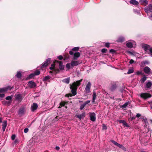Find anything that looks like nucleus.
<instances>
[{
  "instance_id": "nucleus-37",
  "label": "nucleus",
  "mask_w": 152,
  "mask_h": 152,
  "mask_svg": "<svg viewBox=\"0 0 152 152\" xmlns=\"http://www.w3.org/2000/svg\"><path fill=\"white\" fill-rule=\"evenodd\" d=\"M134 70L133 69H129L127 73L128 74H130L133 72Z\"/></svg>"
},
{
  "instance_id": "nucleus-17",
  "label": "nucleus",
  "mask_w": 152,
  "mask_h": 152,
  "mask_svg": "<svg viewBox=\"0 0 152 152\" xmlns=\"http://www.w3.org/2000/svg\"><path fill=\"white\" fill-rule=\"evenodd\" d=\"M38 107V105L36 103H34L32 104L31 107V110L32 112H34Z\"/></svg>"
},
{
  "instance_id": "nucleus-48",
  "label": "nucleus",
  "mask_w": 152,
  "mask_h": 152,
  "mask_svg": "<svg viewBox=\"0 0 152 152\" xmlns=\"http://www.w3.org/2000/svg\"><path fill=\"white\" fill-rule=\"evenodd\" d=\"M15 137H16V136L15 135L13 134V135H12L11 137V139L12 140H14L15 139Z\"/></svg>"
},
{
  "instance_id": "nucleus-28",
  "label": "nucleus",
  "mask_w": 152,
  "mask_h": 152,
  "mask_svg": "<svg viewBox=\"0 0 152 152\" xmlns=\"http://www.w3.org/2000/svg\"><path fill=\"white\" fill-rule=\"evenodd\" d=\"M152 85V83L151 82H148L147 83L146 87L147 88H149L151 87Z\"/></svg>"
},
{
  "instance_id": "nucleus-55",
  "label": "nucleus",
  "mask_w": 152,
  "mask_h": 152,
  "mask_svg": "<svg viewBox=\"0 0 152 152\" xmlns=\"http://www.w3.org/2000/svg\"><path fill=\"white\" fill-rule=\"evenodd\" d=\"M134 61L133 59H131L129 63L131 64H133V63H134Z\"/></svg>"
},
{
  "instance_id": "nucleus-40",
  "label": "nucleus",
  "mask_w": 152,
  "mask_h": 152,
  "mask_svg": "<svg viewBox=\"0 0 152 152\" xmlns=\"http://www.w3.org/2000/svg\"><path fill=\"white\" fill-rule=\"evenodd\" d=\"M85 106L86 105L84 104V103L81 104L80 107V109L81 110H82L84 108Z\"/></svg>"
},
{
  "instance_id": "nucleus-38",
  "label": "nucleus",
  "mask_w": 152,
  "mask_h": 152,
  "mask_svg": "<svg viewBox=\"0 0 152 152\" xmlns=\"http://www.w3.org/2000/svg\"><path fill=\"white\" fill-rule=\"evenodd\" d=\"M34 73L35 74V75H37L40 74V72L39 71L37 70H36Z\"/></svg>"
},
{
  "instance_id": "nucleus-15",
  "label": "nucleus",
  "mask_w": 152,
  "mask_h": 152,
  "mask_svg": "<svg viewBox=\"0 0 152 152\" xmlns=\"http://www.w3.org/2000/svg\"><path fill=\"white\" fill-rule=\"evenodd\" d=\"M25 111V109L23 107L20 108L18 112V115L20 116H22L24 114Z\"/></svg>"
},
{
  "instance_id": "nucleus-64",
  "label": "nucleus",
  "mask_w": 152,
  "mask_h": 152,
  "mask_svg": "<svg viewBox=\"0 0 152 152\" xmlns=\"http://www.w3.org/2000/svg\"><path fill=\"white\" fill-rule=\"evenodd\" d=\"M56 149L57 150H58L60 149V148L58 146H56Z\"/></svg>"
},
{
  "instance_id": "nucleus-16",
  "label": "nucleus",
  "mask_w": 152,
  "mask_h": 152,
  "mask_svg": "<svg viewBox=\"0 0 152 152\" xmlns=\"http://www.w3.org/2000/svg\"><path fill=\"white\" fill-rule=\"evenodd\" d=\"M82 81V80L76 81L75 82L73 83L71 86L74 87H76L77 88V87L79 86L80 84V83Z\"/></svg>"
},
{
  "instance_id": "nucleus-6",
  "label": "nucleus",
  "mask_w": 152,
  "mask_h": 152,
  "mask_svg": "<svg viewBox=\"0 0 152 152\" xmlns=\"http://www.w3.org/2000/svg\"><path fill=\"white\" fill-rule=\"evenodd\" d=\"M91 83L90 82H88L85 88V91L86 93H88L90 92V88L91 87Z\"/></svg>"
},
{
  "instance_id": "nucleus-23",
  "label": "nucleus",
  "mask_w": 152,
  "mask_h": 152,
  "mask_svg": "<svg viewBox=\"0 0 152 152\" xmlns=\"http://www.w3.org/2000/svg\"><path fill=\"white\" fill-rule=\"evenodd\" d=\"M57 62L59 63V69L61 70H63L64 69V66L62 65L63 63L61 61H58Z\"/></svg>"
},
{
  "instance_id": "nucleus-3",
  "label": "nucleus",
  "mask_w": 152,
  "mask_h": 152,
  "mask_svg": "<svg viewBox=\"0 0 152 152\" xmlns=\"http://www.w3.org/2000/svg\"><path fill=\"white\" fill-rule=\"evenodd\" d=\"M13 87L8 86L7 87L0 88V93H4L8 91L11 90Z\"/></svg>"
},
{
  "instance_id": "nucleus-8",
  "label": "nucleus",
  "mask_w": 152,
  "mask_h": 152,
  "mask_svg": "<svg viewBox=\"0 0 152 152\" xmlns=\"http://www.w3.org/2000/svg\"><path fill=\"white\" fill-rule=\"evenodd\" d=\"M70 88L71 89V92L74 96H75L77 94V88L76 87H74L70 84Z\"/></svg>"
},
{
  "instance_id": "nucleus-7",
  "label": "nucleus",
  "mask_w": 152,
  "mask_h": 152,
  "mask_svg": "<svg viewBox=\"0 0 152 152\" xmlns=\"http://www.w3.org/2000/svg\"><path fill=\"white\" fill-rule=\"evenodd\" d=\"M145 12L147 13H148L150 12H152V5L149 4L145 8Z\"/></svg>"
},
{
  "instance_id": "nucleus-59",
  "label": "nucleus",
  "mask_w": 152,
  "mask_h": 152,
  "mask_svg": "<svg viewBox=\"0 0 152 152\" xmlns=\"http://www.w3.org/2000/svg\"><path fill=\"white\" fill-rule=\"evenodd\" d=\"M110 53H114L115 52V50L113 49H111L110 50Z\"/></svg>"
},
{
  "instance_id": "nucleus-4",
  "label": "nucleus",
  "mask_w": 152,
  "mask_h": 152,
  "mask_svg": "<svg viewBox=\"0 0 152 152\" xmlns=\"http://www.w3.org/2000/svg\"><path fill=\"white\" fill-rule=\"evenodd\" d=\"M140 96L141 97L143 98L144 99H146L148 98L151 97L152 95L147 93H142L140 94Z\"/></svg>"
},
{
  "instance_id": "nucleus-41",
  "label": "nucleus",
  "mask_w": 152,
  "mask_h": 152,
  "mask_svg": "<svg viewBox=\"0 0 152 152\" xmlns=\"http://www.w3.org/2000/svg\"><path fill=\"white\" fill-rule=\"evenodd\" d=\"M71 65V63H67L66 65V67L68 69H69L70 68Z\"/></svg>"
},
{
  "instance_id": "nucleus-19",
  "label": "nucleus",
  "mask_w": 152,
  "mask_h": 152,
  "mask_svg": "<svg viewBox=\"0 0 152 152\" xmlns=\"http://www.w3.org/2000/svg\"><path fill=\"white\" fill-rule=\"evenodd\" d=\"M139 1L141 4L144 6L146 5L148 3L147 0H140Z\"/></svg>"
},
{
  "instance_id": "nucleus-58",
  "label": "nucleus",
  "mask_w": 152,
  "mask_h": 152,
  "mask_svg": "<svg viewBox=\"0 0 152 152\" xmlns=\"http://www.w3.org/2000/svg\"><path fill=\"white\" fill-rule=\"evenodd\" d=\"M123 145H122L118 143V144L117 146L120 148H121L122 147V146Z\"/></svg>"
},
{
  "instance_id": "nucleus-25",
  "label": "nucleus",
  "mask_w": 152,
  "mask_h": 152,
  "mask_svg": "<svg viewBox=\"0 0 152 152\" xmlns=\"http://www.w3.org/2000/svg\"><path fill=\"white\" fill-rule=\"evenodd\" d=\"M125 40L124 38L122 37H119L117 40V41L118 42H122Z\"/></svg>"
},
{
  "instance_id": "nucleus-5",
  "label": "nucleus",
  "mask_w": 152,
  "mask_h": 152,
  "mask_svg": "<svg viewBox=\"0 0 152 152\" xmlns=\"http://www.w3.org/2000/svg\"><path fill=\"white\" fill-rule=\"evenodd\" d=\"M143 71L145 73L148 75L151 74L152 72L151 69L148 66H146L143 69Z\"/></svg>"
},
{
  "instance_id": "nucleus-45",
  "label": "nucleus",
  "mask_w": 152,
  "mask_h": 152,
  "mask_svg": "<svg viewBox=\"0 0 152 152\" xmlns=\"http://www.w3.org/2000/svg\"><path fill=\"white\" fill-rule=\"evenodd\" d=\"M112 142L115 145L117 146L118 144L117 142H115L114 140H112Z\"/></svg>"
},
{
  "instance_id": "nucleus-34",
  "label": "nucleus",
  "mask_w": 152,
  "mask_h": 152,
  "mask_svg": "<svg viewBox=\"0 0 152 152\" xmlns=\"http://www.w3.org/2000/svg\"><path fill=\"white\" fill-rule=\"evenodd\" d=\"M35 74L34 73L30 74L28 77V79H31L35 76Z\"/></svg>"
},
{
  "instance_id": "nucleus-22",
  "label": "nucleus",
  "mask_w": 152,
  "mask_h": 152,
  "mask_svg": "<svg viewBox=\"0 0 152 152\" xmlns=\"http://www.w3.org/2000/svg\"><path fill=\"white\" fill-rule=\"evenodd\" d=\"M130 3L132 4L135 5H137L139 4V2L135 0H131L130 1Z\"/></svg>"
},
{
  "instance_id": "nucleus-24",
  "label": "nucleus",
  "mask_w": 152,
  "mask_h": 152,
  "mask_svg": "<svg viewBox=\"0 0 152 152\" xmlns=\"http://www.w3.org/2000/svg\"><path fill=\"white\" fill-rule=\"evenodd\" d=\"M70 78L67 77V78L64 79L62 80V82L64 83L68 84L69 83Z\"/></svg>"
},
{
  "instance_id": "nucleus-54",
  "label": "nucleus",
  "mask_w": 152,
  "mask_h": 152,
  "mask_svg": "<svg viewBox=\"0 0 152 152\" xmlns=\"http://www.w3.org/2000/svg\"><path fill=\"white\" fill-rule=\"evenodd\" d=\"M5 96L4 94H0V98H3Z\"/></svg>"
},
{
  "instance_id": "nucleus-13",
  "label": "nucleus",
  "mask_w": 152,
  "mask_h": 152,
  "mask_svg": "<svg viewBox=\"0 0 152 152\" xmlns=\"http://www.w3.org/2000/svg\"><path fill=\"white\" fill-rule=\"evenodd\" d=\"M136 43L134 41H132V42H129L126 44L127 47L129 48H132L133 45H135Z\"/></svg>"
},
{
  "instance_id": "nucleus-1",
  "label": "nucleus",
  "mask_w": 152,
  "mask_h": 152,
  "mask_svg": "<svg viewBox=\"0 0 152 152\" xmlns=\"http://www.w3.org/2000/svg\"><path fill=\"white\" fill-rule=\"evenodd\" d=\"M50 69L53 70L49 72L51 73L52 75H56L59 72V69L55 68V65L54 64H51V66L50 67Z\"/></svg>"
},
{
  "instance_id": "nucleus-33",
  "label": "nucleus",
  "mask_w": 152,
  "mask_h": 152,
  "mask_svg": "<svg viewBox=\"0 0 152 152\" xmlns=\"http://www.w3.org/2000/svg\"><path fill=\"white\" fill-rule=\"evenodd\" d=\"M129 104V102H126L121 107L123 108H125L127 105Z\"/></svg>"
},
{
  "instance_id": "nucleus-2",
  "label": "nucleus",
  "mask_w": 152,
  "mask_h": 152,
  "mask_svg": "<svg viewBox=\"0 0 152 152\" xmlns=\"http://www.w3.org/2000/svg\"><path fill=\"white\" fill-rule=\"evenodd\" d=\"M143 48L147 52H149V53L152 56V47L151 46L145 44L143 45Z\"/></svg>"
},
{
  "instance_id": "nucleus-30",
  "label": "nucleus",
  "mask_w": 152,
  "mask_h": 152,
  "mask_svg": "<svg viewBox=\"0 0 152 152\" xmlns=\"http://www.w3.org/2000/svg\"><path fill=\"white\" fill-rule=\"evenodd\" d=\"M16 77L18 78H20L21 77V74L20 71L17 72V74L16 75Z\"/></svg>"
},
{
  "instance_id": "nucleus-35",
  "label": "nucleus",
  "mask_w": 152,
  "mask_h": 152,
  "mask_svg": "<svg viewBox=\"0 0 152 152\" xmlns=\"http://www.w3.org/2000/svg\"><path fill=\"white\" fill-rule=\"evenodd\" d=\"M136 74L137 75H143V73L142 72V71H138L137 72H136Z\"/></svg>"
},
{
  "instance_id": "nucleus-53",
  "label": "nucleus",
  "mask_w": 152,
  "mask_h": 152,
  "mask_svg": "<svg viewBox=\"0 0 152 152\" xmlns=\"http://www.w3.org/2000/svg\"><path fill=\"white\" fill-rule=\"evenodd\" d=\"M58 58L60 60H62L63 58V57L62 56H58Z\"/></svg>"
},
{
  "instance_id": "nucleus-52",
  "label": "nucleus",
  "mask_w": 152,
  "mask_h": 152,
  "mask_svg": "<svg viewBox=\"0 0 152 152\" xmlns=\"http://www.w3.org/2000/svg\"><path fill=\"white\" fill-rule=\"evenodd\" d=\"M123 124L127 127H129V126L125 122V121L124 122Z\"/></svg>"
},
{
  "instance_id": "nucleus-9",
  "label": "nucleus",
  "mask_w": 152,
  "mask_h": 152,
  "mask_svg": "<svg viewBox=\"0 0 152 152\" xmlns=\"http://www.w3.org/2000/svg\"><path fill=\"white\" fill-rule=\"evenodd\" d=\"M90 120L93 121L96 120V114L94 112L90 113H89Z\"/></svg>"
},
{
  "instance_id": "nucleus-12",
  "label": "nucleus",
  "mask_w": 152,
  "mask_h": 152,
  "mask_svg": "<svg viewBox=\"0 0 152 152\" xmlns=\"http://www.w3.org/2000/svg\"><path fill=\"white\" fill-rule=\"evenodd\" d=\"M80 64V61H72L71 62V66L72 67L76 66Z\"/></svg>"
},
{
  "instance_id": "nucleus-42",
  "label": "nucleus",
  "mask_w": 152,
  "mask_h": 152,
  "mask_svg": "<svg viewBox=\"0 0 152 152\" xmlns=\"http://www.w3.org/2000/svg\"><path fill=\"white\" fill-rule=\"evenodd\" d=\"M136 118V117L135 116L134 117H130L129 119V121H132L134 119H135Z\"/></svg>"
},
{
  "instance_id": "nucleus-46",
  "label": "nucleus",
  "mask_w": 152,
  "mask_h": 152,
  "mask_svg": "<svg viewBox=\"0 0 152 152\" xmlns=\"http://www.w3.org/2000/svg\"><path fill=\"white\" fill-rule=\"evenodd\" d=\"M117 121L120 122V123H122L123 124L124 123V122H125V121L123 120H117Z\"/></svg>"
},
{
  "instance_id": "nucleus-62",
  "label": "nucleus",
  "mask_w": 152,
  "mask_h": 152,
  "mask_svg": "<svg viewBox=\"0 0 152 152\" xmlns=\"http://www.w3.org/2000/svg\"><path fill=\"white\" fill-rule=\"evenodd\" d=\"M69 53L71 55H72L73 54V52L72 51H69Z\"/></svg>"
},
{
  "instance_id": "nucleus-56",
  "label": "nucleus",
  "mask_w": 152,
  "mask_h": 152,
  "mask_svg": "<svg viewBox=\"0 0 152 152\" xmlns=\"http://www.w3.org/2000/svg\"><path fill=\"white\" fill-rule=\"evenodd\" d=\"M121 148L123 149L124 151H126V148L123 146H122V147Z\"/></svg>"
},
{
  "instance_id": "nucleus-20",
  "label": "nucleus",
  "mask_w": 152,
  "mask_h": 152,
  "mask_svg": "<svg viewBox=\"0 0 152 152\" xmlns=\"http://www.w3.org/2000/svg\"><path fill=\"white\" fill-rule=\"evenodd\" d=\"M12 102V101H4L2 102V104L4 105H10Z\"/></svg>"
},
{
  "instance_id": "nucleus-14",
  "label": "nucleus",
  "mask_w": 152,
  "mask_h": 152,
  "mask_svg": "<svg viewBox=\"0 0 152 152\" xmlns=\"http://www.w3.org/2000/svg\"><path fill=\"white\" fill-rule=\"evenodd\" d=\"M51 60V59L50 58H48L47 59L46 61L44 62L43 64H42V65L41 67L42 68H43L44 67L47 66L48 65L50 61Z\"/></svg>"
},
{
  "instance_id": "nucleus-36",
  "label": "nucleus",
  "mask_w": 152,
  "mask_h": 152,
  "mask_svg": "<svg viewBox=\"0 0 152 152\" xmlns=\"http://www.w3.org/2000/svg\"><path fill=\"white\" fill-rule=\"evenodd\" d=\"M50 77L49 76H45V77L43 78V81H47L48 80L50 79Z\"/></svg>"
},
{
  "instance_id": "nucleus-21",
  "label": "nucleus",
  "mask_w": 152,
  "mask_h": 152,
  "mask_svg": "<svg viewBox=\"0 0 152 152\" xmlns=\"http://www.w3.org/2000/svg\"><path fill=\"white\" fill-rule=\"evenodd\" d=\"M80 53L78 52H76L74 54V58L73 59L74 60H76L77 58L79 57L80 56Z\"/></svg>"
},
{
  "instance_id": "nucleus-51",
  "label": "nucleus",
  "mask_w": 152,
  "mask_h": 152,
  "mask_svg": "<svg viewBox=\"0 0 152 152\" xmlns=\"http://www.w3.org/2000/svg\"><path fill=\"white\" fill-rule=\"evenodd\" d=\"M90 102V100H87L84 103L86 105L87 104L89 103Z\"/></svg>"
},
{
  "instance_id": "nucleus-39",
  "label": "nucleus",
  "mask_w": 152,
  "mask_h": 152,
  "mask_svg": "<svg viewBox=\"0 0 152 152\" xmlns=\"http://www.w3.org/2000/svg\"><path fill=\"white\" fill-rule=\"evenodd\" d=\"M79 47H75L74 48H73L72 50L73 51H77L79 50Z\"/></svg>"
},
{
  "instance_id": "nucleus-31",
  "label": "nucleus",
  "mask_w": 152,
  "mask_h": 152,
  "mask_svg": "<svg viewBox=\"0 0 152 152\" xmlns=\"http://www.w3.org/2000/svg\"><path fill=\"white\" fill-rule=\"evenodd\" d=\"M12 97H13L12 95H11L10 96H7L6 98L5 99L7 100H8V101L11 100V101H12Z\"/></svg>"
},
{
  "instance_id": "nucleus-18",
  "label": "nucleus",
  "mask_w": 152,
  "mask_h": 152,
  "mask_svg": "<svg viewBox=\"0 0 152 152\" xmlns=\"http://www.w3.org/2000/svg\"><path fill=\"white\" fill-rule=\"evenodd\" d=\"M7 122L6 121H4L2 124V130L4 132L7 125Z\"/></svg>"
},
{
  "instance_id": "nucleus-57",
  "label": "nucleus",
  "mask_w": 152,
  "mask_h": 152,
  "mask_svg": "<svg viewBox=\"0 0 152 152\" xmlns=\"http://www.w3.org/2000/svg\"><path fill=\"white\" fill-rule=\"evenodd\" d=\"M66 95L67 97H71L72 96V94H66Z\"/></svg>"
},
{
  "instance_id": "nucleus-11",
  "label": "nucleus",
  "mask_w": 152,
  "mask_h": 152,
  "mask_svg": "<svg viewBox=\"0 0 152 152\" xmlns=\"http://www.w3.org/2000/svg\"><path fill=\"white\" fill-rule=\"evenodd\" d=\"M28 86L30 88H35L36 86V84L32 81H29L28 82Z\"/></svg>"
},
{
  "instance_id": "nucleus-10",
  "label": "nucleus",
  "mask_w": 152,
  "mask_h": 152,
  "mask_svg": "<svg viewBox=\"0 0 152 152\" xmlns=\"http://www.w3.org/2000/svg\"><path fill=\"white\" fill-rule=\"evenodd\" d=\"M15 100L18 102H21L23 99V98L21 94H16L15 95Z\"/></svg>"
},
{
  "instance_id": "nucleus-32",
  "label": "nucleus",
  "mask_w": 152,
  "mask_h": 152,
  "mask_svg": "<svg viewBox=\"0 0 152 152\" xmlns=\"http://www.w3.org/2000/svg\"><path fill=\"white\" fill-rule=\"evenodd\" d=\"M116 86L115 85H113L110 88V90L111 91H113L115 90L116 88Z\"/></svg>"
},
{
  "instance_id": "nucleus-27",
  "label": "nucleus",
  "mask_w": 152,
  "mask_h": 152,
  "mask_svg": "<svg viewBox=\"0 0 152 152\" xmlns=\"http://www.w3.org/2000/svg\"><path fill=\"white\" fill-rule=\"evenodd\" d=\"M96 94L95 92H93V98H92V102L93 103H94L95 102V100L96 97Z\"/></svg>"
},
{
  "instance_id": "nucleus-47",
  "label": "nucleus",
  "mask_w": 152,
  "mask_h": 152,
  "mask_svg": "<svg viewBox=\"0 0 152 152\" xmlns=\"http://www.w3.org/2000/svg\"><path fill=\"white\" fill-rule=\"evenodd\" d=\"M65 104L64 102H61L60 103V105L61 107H63L65 105Z\"/></svg>"
},
{
  "instance_id": "nucleus-29",
  "label": "nucleus",
  "mask_w": 152,
  "mask_h": 152,
  "mask_svg": "<svg viewBox=\"0 0 152 152\" xmlns=\"http://www.w3.org/2000/svg\"><path fill=\"white\" fill-rule=\"evenodd\" d=\"M146 79L147 77L145 75H144L143 77L141 79L140 81L142 83H143L146 80Z\"/></svg>"
},
{
  "instance_id": "nucleus-50",
  "label": "nucleus",
  "mask_w": 152,
  "mask_h": 152,
  "mask_svg": "<svg viewBox=\"0 0 152 152\" xmlns=\"http://www.w3.org/2000/svg\"><path fill=\"white\" fill-rule=\"evenodd\" d=\"M105 46L107 48H109L110 47V44L109 43H106L105 44Z\"/></svg>"
},
{
  "instance_id": "nucleus-60",
  "label": "nucleus",
  "mask_w": 152,
  "mask_h": 152,
  "mask_svg": "<svg viewBox=\"0 0 152 152\" xmlns=\"http://www.w3.org/2000/svg\"><path fill=\"white\" fill-rule=\"evenodd\" d=\"M141 116V115L139 113H137L136 115V117L137 118H139Z\"/></svg>"
},
{
  "instance_id": "nucleus-63",
  "label": "nucleus",
  "mask_w": 152,
  "mask_h": 152,
  "mask_svg": "<svg viewBox=\"0 0 152 152\" xmlns=\"http://www.w3.org/2000/svg\"><path fill=\"white\" fill-rule=\"evenodd\" d=\"M103 129H107L106 126L104 125H103Z\"/></svg>"
},
{
  "instance_id": "nucleus-26",
  "label": "nucleus",
  "mask_w": 152,
  "mask_h": 152,
  "mask_svg": "<svg viewBox=\"0 0 152 152\" xmlns=\"http://www.w3.org/2000/svg\"><path fill=\"white\" fill-rule=\"evenodd\" d=\"M85 116V113L84 112L82 114L77 115V117L78 118L81 119Z\"/></svg>"
},
{
  "instance_id": "nucleus-49",
  "label": "nucleus",
  "mask_w": 152,
  "mask_h": 152,
  "mask_svg": "<svg viewBox=\"0 0 152 152\" xmlns=\"http://www.w3.org/2000/svg\"><path fill=\"white\" fill-rule=\"evenodd\" d=\"M28 131V128H26L24 130V132L25 133H26Z\"/></svg>"
},
{
  "instance_id": "nucleus-43",
  "label": "nucleus",
  "mask_w": 152,
  "mask_h": 152,
  "mask_svg": "<svg viewBox=\"0 0 152 152\" xmlns=\"http://www.w3.org/2000/svg\"><path fill=\"white\" fill-rule=\"evenodd\" d=\"M141 64H148V62L147 61H145L143 62H142Z\"/></svg>"
},
{
  "instance_id": "nucleus-44",
  "label": "nucleus",
  "mask_w": 152,
  "mask_h": 152,
  "mask_svg": "<svg viewBox=\"0 0 152 152\" xmlns=\"http://www.w3.org/2000/svg\"><path fill=\"white\" fill-rule=\"evenodd\" d=\"M107 51V49L105 48L102 49L101 50V51L102 53H106Z\"/></svg>"
},
{
  "instance_id": "nucleus-61",
  "label": "nucleus",
  "mask_w": 152,
  "mask_h": 152,
  "mask_svg": "<svg viewBox=\"0 0 152 152\" xmlns=\"http://www.w3.org/2000/svg\"><path fill=\"white\" fill-rule=\"evenodd\" d=\"M18 142V140L17 139H16L15 141H14V143L15 144H16Z\"/></svg>"
}]
</instances>
